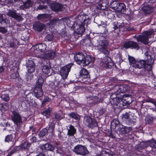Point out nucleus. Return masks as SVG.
<instances>
[{
    "instance_id": "nucleus-43",
    "label": "nucleus",
    "mask_w": 156,
    "mask_h": 156,
    "mask_svg": "<svg viewBox=\"0 0 156 156\" xmlns=\"http://www.w3.org/2000/svg\"><path fill=\"white\" fill-rule=\"evenodd\" d=\"M149 144L150 146L154 148H156V141L153 140L151 141H150Z\"/></svg>"
},
{
    "instance_id": "nucleus-44",
    "label": "nucleus",
    "mask_w": 156,
    "mask_h": 156,
    "mask_svg": "<svg viewBox=\"0 0 156 156\" xmlns=\"http://www.w3.org/2000/svg\"><path fill=\"white\" fill-rule=\"evenodd\" d=\"M154 118L151 116H149L146 118L145 120L146 122L148 123H151Z\"/></svg>"
},
{
    "instance_id": "nucleus-51",
    "label": "nucleus",
    "mask_w": 156,
    "mask_h": 156,
    "mask_svg": "<svg viewBox=\"0 0 156 156\" xmlns=\"http://www.w3.org/2000/svg\"><path fill=\"white\" fill-rule=\"evenodd\" d=\"M55 117L57 119H61V117L60 115L59 114H56L55 115Z\"/></svg>"
},
{
    "instance_id": "nucleus-58",
    "label": "nucleus",
    "mask_w": 156,
    "mask_h": 156,
    "mask_svg": "<svg viewBox=\"0 0 156 156\" xmlns=\"http://www.w3.org/2000/svg\"><path fill=\"white\" fill-rule=\"evenodd\" d=\"M10 46H11V47H13V44H10Z\"/></svg>"
},
{
    "instance_id": "nucleus-38",
    "label": "nucleus",
    "mask_w": 156,
    "mask_h": 156,
    "mask_svg": "<svg viewBox=\"0 0 156 156\" xmlns=\"http://www.w3.org/2000/svg\"><path fill=\"white\" fill-rule=\"evenodd\" d=\"M69 115L72 118L78 120L80 118V116L79 115L73 112L71 113Z\"/></svg>"
},
{
    "instance_id": "nucleus-25",
    "label": "nucleus",
    "mask_w": 156,
    "mask_h": 156,
    "mask_svg": "<svg viewBox=\"0 0 156 156\" xmlns=\"http://www.w3.org/2000/svg\"><path fill=\"white\" fill-rule=\"evenodd\" d=\"M131 129L130 127H126L122 125V127L119 130V131L122 134L128 133L129 132Z\"/></svg>"
},
{
    "instance_id": "nucleus-50",
    "label": "nucleus",
    "mask_w": 156,
    "mask_h": 156,
    "mask_svg": "<svg viewBox=\"0 0 156 156\" xmlns=\"http://www.w3.org/2000/svg\"><path fill=\"white\" fill-rule=\"evenodd\" d=\"M30 141L32 142H34L36 141L37 139L35 137L33 136L30 139Z\"/></svg>"
},
{
    "instance_id": "nucleus-52",
    "label": "nucleus",
    "mask_w": 156,
    "mask_h": 156,
    "mask_svg": "<svg viewBox=\"0 0 156 156\" xmlns=\"http://www.w3.org/2000/svg\"><path fill=\"white\" fill-rule=\"evenodd\" d=\"M16 150L15 149L14 150H12L8 154L7 156H11Z\"/></svg>"
},
{
    "instance_id": "nucleus-26",
    "label": "nucleus",
    "mask_w": 156,
    "mask_h": 156,
    "mask_svg": "<svg viewBox=\"0 0 156 156\" xmlns=\"http://www.w3.org/2000/svg\"><path fill=\"white\" fill-rule=\"evenodd\" d=\"M32 2L30 0H27L26 2L24 3L23 5L20 6L21 9H25L31 7Z\"/></svg>"
},
{
    "instance_id": "nucleus-48",
    "label": "nucleus",
    "mask_w": 156,
    "mask_h": 156,
    "mask_svg": "<svg viewBox=\"0 0 156 156\" xmlns=\"http://www.w3.org/2000/svg\"><path fill=\"white\" fill-rule=\"evenodd\" d=\"M50 101V99L48 97H45L44 100L42 102V104H44L46 102H49Z\"/></svg>"
},
{
    "instance_id": "nucleus-21",
    "label": "nucleus",
    "mask_w": 156,
    "mask_h": 156,
    "mask_svg": "<svg viewBox=\"0 0 156 156\" xmlns=\"http://www.w3.org/2000/svg\"><path fill=\"white\" fill-rule=\"evenodd\" d=\"M44 25L42 23H37L33 26L34 29L40 31L44 28Z\"/></svg>"
},
{
    "instance_id": "nucleus-31",
    "label": "nucleus",
    "mask_w": 156,
    "mask_h": 156,
    "mask_svg": "<svg viewBox=\"0 0 156 156\" xmlns=\"http://www.w3.org/2000/svg\"><path fill=\"white\" fill-rule=\"evenodd\" d=\"M117 8V10H116L115 11H122V10L126 8V5L124 3H119Z\"/></svg>"
},
{
    "instance_id": "nucleus-34",
    "label": "nucleus",
    "mask_w": 156,
    "mask_h": 156,
    "mask_svg": "<svg viewBox=\"0 0 156 156\" xmlns=\"http://www.w3.org/2000/svg\"><path fill=\"white\" fill-rule=\"evenodd\" d=\"M48 16L49 15L48 14H41L38 15L37 16V18L38 20H40L43 21L45 18L48 17Z\"/></svg>"
},
{
    "instance_id": "nucleus-35",
    "label": "nucleus",
    "mask_w": 156,
    "mask_h": 156,
    "mask_svg": "<svg viewBox=\"0 0 156 156\" xmlns=\"http://www.w3.org/2000/svg\"><path fill=\"white\" fill-rule=\"evenodd\" d=\"M13 140V137L12 135H8L6 136L5 141L7 142L12 141Z\"/></svg>"
},
{
    "instance_id": "nucleus-62",
    "label": "nucleus",
    "mask_w": 156,
    "mask_h": 156,
    "mask_svg": "<svg viewBox=\"0 0 156 156\" xmlns=\"http://www.w3.org/2000/svg\"><path fill=\"white\" fill-rule=\"evenodd\" d=\"M60 135H61V133H60L59 134H58V135L59 136Z\"/></svg>"
},
{
    "instance_id": "nucleus-15",
    "label": "nucleus",
    "mask_w": 156,
    "mask_h": 156,
    "mask_svg": "<svg viewBox=\"0 0 156 156\" xmlns=\"http://www.w3.org/2000/svg\"><path fill=\"white\" fill-rule=\"evenodd\" d=\"M121 100L123 103L126 104H130L132 102L131 97L127 94H124L123 95V98Z\"/></svg>"
},
{
    "instance_id": "nucleus-45",
    "label": "nucleus",
    "mask_w": 156,
    "mask_h": 156,
    "mask_svg": "<svg viewBox=\"0 0 156 156\" xmlns=\"http://www.w3.org/2000/svg\"><path fill=\"white\" fill-rule=\"evenodd\" d=\"M123 25L122 24H121L119 23H117L116 24L114 25L113 28L115 29L121 28L123 27Z\"/></svg>"
},
{
    "instance_id": "nucleus-10",
    "label": "nucleus",
    "mask_w": 156,
    "mask_h": 156,
    "mask_svg": "<svg viewBox=\"0 0 156 156\" xmlns=\"http://www.w3.org/2000/svg\"><path fill=\"white\" fill-rule=\"evenodd\" d=\"M43 92L42 89V87H38L37 85H36L34 90V94L37 98H39L41 97L43 95Z\"/></svg>"
},
{
    "instance_id": "nucleus-24",
    "label": "nucleus",
    "mask_w": 156,
    "mask_h": 156,
    "mask_svg": "<svg viewBox=\"0 0 156 156\" xmlns=\"http://www.w3.org/2000/svg\"><path fill=\"white\" fill-rule=\"evenodd\" d=\"M55 125L54 123L52 122L49 125L48 127L46 128L47 129L48 133H50V135H53L54 129L55 128Z\"/></svg>"
},
{
    "instance_id": "nucleus-8",
    "label": "nucleus",
    "mask_w": 156,
    "mask_h": 156,
    "mask_svg": "<svg viewBox=\"0 0 156 156\" xmlns=\"http://www.w3.org/2000/svg\"><path fill=\"white\" fill-rule=\"evenodd\" d=\"M123 46L126 48H132L138 49L139 48V46L137 43L133 41H127L124 43Z\"/></svg>"
},
{
    "instance_id": "nucleus-9",
    "label": "nucleus",
    "mask_w": 156,
    "mask_h": 156,
    "mask_svg": "<svg viewBox=\"0 0 156 156\" xmlns=\"http://www.w3.org/2000/svg\"><path fill=\"white\" fill-rule=\"evenodd\" d=\"M33 49L35 51V53H37V51L39 52H43L45 51L46 48V45L44 43L39 44L33 46Z\"/></svg>"
},
{
    "instance_id": "nucleus-6",
    "label": "nucleus",
    "mask_w": 156,
    "mask_h": 156,
    "mask_svg": "<svg viewBox=\"0 0 156 156\" xmlns=\"http://www.w3.org/2000/svg\"><path fill=\"white\" fill-rule=\"evenodd\" d=\"M12 119L17 126L20 127L22 124L21 117L20 115L16 112H13L12 115Z\"/></svg>"
},
{
    "instance_id": "nucleus-55",
    "label": "nucleus",
    "mask_w": 156,
    "mask_h": 156,
    "mask_svg": "<svg viewBox=\"0 0 156 156\" xmlns=\"http://www.w3.org/2000/svg\"><path fill=\"white\" fill-rule=\"evenodd\" d=\"M4 69L3 68V67H0V73H1L3 72L4 70Z\"/></svg>"
},
{
    "instance_id": "nucleus-1",
    "label": "nucleus",
    "mask_w": 156,
    "mask_h": 156,
    "mask_svg": "<svg viewBox=\"0 0 156 156\" xmlns=\"http://www.w3.org/2000/svg\"><path fill=\"white\" fill-rule=\"evenodd\" d=\"M108 43L105 40H103L97 42L95 46V49L105 55L106 56L102 61V65L105 68H110L113 66V63L110 58L107 56L109 52L108 50Z\"/></svg>"
},
{
    "instance_id": "nucleus-22",
    "label": "nucleus",
    "mask_w": 156,
    "mask_h": 156,
    "mask_svg": "<svg viewBox=\"0 0 156 156\" xmlns=\"http://www.w3.org/2000/svg\"><path fill=\"white\" fill-rule=\"evenodd\" d=\"M76 129L73 126L71 125L68 129L67 135L70 136H73L76 133Z\"/></svg>"
},
{
    "instance_id": "nucleus-56",
    "label": "nucleus",
    "mask_w": 156,
    "mask_h": 156,
    "mask_svg": "<svg viewBox=\"0 0 156 156\" xmlns=\"http://www.w3.org/2000/svg\"><path fill=\"white\" fill-rule=\"evenodd\" d=\"M36 156H46L44 154H42V153H41L38 155H37Z\"/></svg>"
},
{
    "instance_id": "nucleus-61",
    "label": "nucleus",
    "mask_w": 156,
    "mask_h": 156,
    "mask_svg": "<svg viewBox=\"0 0 156 156\" xmlns=\"http://www.w3.org/2000/svg\"><path fill=\"white\" fill-rule=\"evenodd\" d=\"M30 77H31V78H32V77H33L32 75H30Z\"/></svg>"
},
{
    "instance_id": "nucleus-33",
    "label": "nucleus",
    "mask_w": 156,
    "mask_h": 156,
    "mask_svg": "<svg viewBox=\"0 0 156 156\" xmlns=\"http://www.w3.org/2000/svg\"><path fill=\"white\" fill-rule=\"evenodd\" d=\"M48 133L46 128L42 129L39 134V136L40 137H43L45 136Z\"/></svg>"
},
{
    "instance_id": "nucleus-14",
    "label": "nucleus",
    "mask_w": 156,
    "mask_h": 156,
    "mask_svg": "<svg viewBox=\"0 0 156 156\" xmlns=\"http://www.w3.org/2000/svg\"><path fill=\"white\" fill-rule=\"evenodd\" d=\"M7 15L10 16L16 19L17 20H20L21 17L16 14L15 10H9L7 13Z\"/></svg>"
},
{
    "instance_id": "nucleus-46",
    "label": "nucleus",
    "mask_w": 156,
    "mask_h": 156,
    "mask_svg": "<svg viewBox=\"0 0 156 156\" xmlns=\"http://www.w3.org/2000/svg\"><path fill=\"white\" fill-rule=\"evenodd\" d=\"M108 0H102V5L106 7L108 6Z\"/></svg>"
},
{
    "instance_id": "nucleus-54",
    "label": "nucleus",
    "mask_w": 156,
    "mask_h": 156,
    "mask_svg": "<svg viewBox=\"0 0 156 156\" xmlns=\"http://www.w3.org/2000/svg\"><path fill=\"white\" fill-rule=\"evenodd\" d=\"M3 21V16L1 14H0V23Z\"/></svg>"
},
{
    "instance_id": "nucleus-4",
    "label": "nucleus",
    "mask_w": 156,
    "mask_h": 156,
    "mask_svg": "<svg viewBox=\"0 0 156 156\" xmlns=\"http://www.w3.org/2000/svg\"><path fill=\"white\" fill-rule=\"evenodd\" d=\"M73 151L76 154L85 156L89 153V151L84 146L80 144L75 146L73 150Z\"/></svg>"
},
{
    "instance_id": "nucleus-63",
    "label": "nucleus",
    "mask_w": 156,
    "mask_h": 156,
    "mask_svg": "<svg viewBox=\"0 0 156 156\" xmlns=\"http://www.w3.org/2000/svg\"><path fill=\"white\" fill-rule=\"evenodd\" d=\"M110 1H111V0H110V1H108V2H110Z\"/></svg>"
},
{
    "instance_id": "nucleus-23",
    "label": "nucleus",
    "mask_w": 156,
    "mask_h": 156,
    "mask_svg": "<svg viewBox=\"0 0 156 156\" xmlns=\"http://www.w3.org/2000/svg\"><path fill=\"white\" fill-rule=\"evenodd\" d=\"M83 62L81 63V65L83 66H87L92 61V58L89 56H87L86 58L84 57V58L83 60Z\"/></svg>"
},
{
    "instance_id": "nucleus-49",
    "label": "nucleus",
    "mask_w": 156,
    "mask_h": 156,
    "mask_svg": "<svg viewBox=\"0 0 156 156\" xmlns=\"http://www.w3.org/2000/svg\"><path fill=\"white\" fill-rule=\"evenodd\" d=\"M6 30L4 27H0V32L3 33H5L7 32Z\"/></svg>"
},
{
    "instance_id": "nucleus-29",
    "label": "nucleus",
    "mask_w": 156,
    "mask_h": 156,
    "mask_svg": "<svg viewBox=\"0 0 156 156\" xmlns=\"http://www.w3.org/2000/svg\"><path fill=\"white\" fill-rule=\"evenodd\" d=\"M30 147V144L27 142H25L20 146V150L28 149Z\"/></svg>"
},
{
    "instance_id": "nucleus-40",
    "label": "nucleus",
    "mask_w": 156,
    "mask_h": 156,
    "mask_svg": "<svg viewBox=\"0 0 156 156\" xmlns=\"http://www.w3.org/2000/svg\"><path fill=\"white\" fill-rule=\"evenodd\" d=\"M1 98L5 101H8L9 100V97L8 94H3L2 95Z\"/></svg>"
},
{
    "instance_id": "nucleus-13",
    "label": "nucleus",
    "mask_w": 156,
    "mask_h": 156,
    "mask_svg": "<svg viewBox=\"0 0 156 156\" xmlns=\"http://www.w3.org/2000/svg\"><path fill=\"white\" fill-rule=\"evenodd\" d=\"M129 114L128 113H126L123 115L122 117V119L126 122V123L130 125H133L134 124V122L131 120L129 117Z\"/></svg>"
},
{
    "instance_id": "nucleus-5",
    "label": "nucleus",
    "mask_w": 156,
    "mask_h": 156,
    "mask_svg": "<svg viewBox=\"0 0 156 156\" xmlns=\"http://www.w3.org/2000/svg\"><path fill=\"white\" fill-rule=\"evenodd\" d=\"M72 65V64L70 63L61 68L60 72L63 79H65L67 77Z\"/></svg>"
},
{
    "instance_id": "nucleus-27",
    "label": "nucleus",
    "mask_w": 156,
    "mask_h": 156,
    "mask_svg": "<svg viewBox=\"0 0 156 156\" xmlns=\"http://www.w3.org/2000/svg\"><path fill=\"white\" fill-rule=\"evenodd\" d=\"M142 10L147 14H149L152 12L154 11V9L149 5H147L144 6Z\"/></svg>"
},
{
    "instance_id": "nucleus-12",
    "label": "nucleus",
    "mask_w": 156,
    "mask_h": 156,
    "mask_svg": "<svg viewBox=\"0 0 156 156\" xmlns=\"http://www.w3.org/2000/svg\"><path fill=\"white\" fill-rule=\"evenodd\" d=\"M84 55L82 53L79 52L74 55V58L77 63L81 65L83 62V60L84 58Z\"/></svg>"
},
{
    "instance_id": "nucleus-2",
    "label": "nucleus",
    "mask_w": 156,
    "mask_h": 156,
    "mask_svg": "<svg viewBox=\"0 0 156 156\" xmlns=\"http://www.w3.org/2000/svg\"><path fill=\"white\" fill-rule=\"evenodd\" d=\"M128 59L130 65L132 66L140 69L144 68L148 71L151 69L154 62L152 59H149L145 61L143 60H136L133 57L129 56H128Z\"/></svg>"
},
{
    "instance_id": "nucleus-57",
    "label": "nucleus",
    "mask_w": 156,
    "mask_h": 156,
    "mask_svg": "<svg viewBox=\"0 0 156 156\" xmlns=\"http://www.w3.org/2000/svg\"><path fill=\"white\" fill-rule=\"evenodd\" d=\"M152 103L154 104L155 105V107H156V102L154 101H151Z\"/></svg>"
},
{
    "instance_id": "nucleus-19",
    "label": "nucleus",
    "mask_w": 156,
    "mask_h": 156,
    "mask_svg": "<svg viewBox=\"0 0 156 156\" xmlns=\"http://www.w3.org/2000/svg\"><path fill=\"white\" fill-rule=\"evenodd\" d=\"M62 5L58 3L52 4L51 5V9L55 11H60L62 8Z\"/></svg>"
},
{
    "instance_id": "nucleus-3",
    "label": "nucleus",
    "mask_w": 156,
    "mask_h": 156,
    "mask_svg": "<svg viewBox=\"0 0 156 156\" xmlns=\"http://www.w3.org/2000/svg\"><path fill=\"white\" fill-rule=\"evenodd\" d=\"M153 32L151 31H145L143 34L139 35L137 37L138 41H140L144 44H147L149 42V39L152 36Z\"/></svg>"
},
{
    "instance_id": "nucleus-32",
    "label": "nucleus",
    "mask_w": 156,
    "mask_h": 156,
    "mask_svg": "<svg viewBox=\"0 0 156 156\" xmlns=\"http://www.w3.org/2000/svg\"><path fill=\"white\" fill-rule=\"evenodd\" d=\"M85 31V29L83 26H80L79 27V28H78L76 30V32L78 34H82Z\"/></svg>"
},
{
    "instance_id": "nucleus-36",
    "label": "nucleus",
    "mask_w": 156,
    "mask_h": 156,
    "mask_svg": "<svg viewBox=\"0 0 156 156\" xmlns=\"http://www.w3.org/2000/svg\"><path fill=\"white\" fill-rule=\"evenodd\" d=\"M43 82L44 80L43 78L41 77H39L36 85H37L38 87H42Z\"/></svg>"
},
{
    "instance_id": "nucleus-64",
    "label": "nucleus",
    "mask_w": 156,
    "mask_h": 156,
    "mask_svg": "<svg viewBox=\"0 0 156 156\" xmlns=\"http://www.w3.org/2000/svg\"><path fill=\"white\" fill-rule=\"evenodd\" d=\"M16 133H18L17 132H16Z\"/></svg>"
},
{
    "instance_id": "nucleus-42",
    "label": "nucleus",
    "mask_w": 156,
    "mask_h": 156,
    "mask_svg": "<svg viewBox=\"0 0 156 156\" xmlns=\"http://www.w3.org/2000/svg\"><path fill=\"white\" fill-rule=\"evenodd\" d=\"M150 141L145 142H142L140 143V147L142 148H144L147 146L148 144H149Z\"/></svg>"
},
{
    "instance_id": "nucleus-20",
    "label": "nucleus",
    "mask_w": 156,
    "mask_h": 156,
    "mask_svg": "<svg viewBox=\"0 0 156 156\" xmlns=\"http://www.w3.org/2000/svg\"><path fill=\"white\" fill-rule=\"evenodd\" d=\"M115 88L118 89L117 92L118 93H124L127 91L126 86L125 85H121L116 86Z\"/></svg>"
},
{
    "instance_id": "nucleus-7",
    "label": "nucleus",
    "mask_w": 156,
    "mask_h": 156,
    "mask_svg": "<svg viewBox=\"0 0 156 156\" xmlns=\"http://www.w3.org/2000/svg\"><path fill=\"white\" fill-rule=\"evenodd\" d=\"M84 122L86 125L90 127L96 126L97 125L96 120L89 116L85 117Z\"/></svg>"
},
{
    "instance_id": "nucleus-17",
    "label": "nucleus",
    "mask_w": 156,
    "mask_h": 156,
    "mask_svg": "<svg viewBox=\"0 0 156 156\" xmlns=\"http://www.w3.org/2000/svg\"><path fill=\"white\" fill-rule=\"evenodd\" d=\"M42 70L43 73L45 74H49L50 75L52 72V70L51 69L49 64L44 65L42 68Z\"/></svg>"
},
{
    "instance_id": "nucleus-30",
    "label": "nucleus",
    "mask_w": 156,
    "mask_h": 156,
    "mask_svg": "<svg viewBox=\"0 0 156 156\" xmlns=\"http://www.w3.org/2000/svg\"><path fill=\"white\" fill-rule=\"evenodd\" d=\"M119 2L116 1H110V6L111 8L114 10H117V7Z\"/></svg>"
},
{
    "instance_id": "nucleus-16",
    "label": "nucleus",
    "mask_w": 156,
    "mask_h": 156,
    "mask_svg": "<svg viewBox=\"0 0 156 156\" xmlns=\"http://www.w3.org/2000/svg\"><path fill=\"white\" fill-rule=\"evenodd\" d=\"M57 54L54 51H51L49 53H47L46 54L41 56L44 59H52L54 58L56 55Z\"/></svg>"
},
{
    "instance_id": "nucleus-39",
    "label": "nucleus",
    "mask_w": 156,
    "mask_h": 156,
    "mask_svg": "<svg viewBox=\"0 0 156 156\" xmlns=\"http://www.w3.org/2000/svg\"><path fill=\"white\" fill-rule=\"evenodd\" d=\"M118 122H116V120H114L111 123V129H115L116 127L118 126Z\"/></svg>"
},
{
    "instance_id": "nucleus-41",
    "label": "nucleus",
    "mask_w": 156,
    "mask_h": 156,
    "mask_svg": "<svg viewBox=\"0 0 156 156\" xmlns=\"http://www.w3.org/2000/svg\"><path fill=\"white\" fill-rule=\"evenodd\" d=\"M58 21V19H54L51 20L50 22L49 25L51 27L52 26L53 27L55 24Z\"/></svg>"
},
{
    "instance_id": "nucleus-53",
    "label": "nucleus",
    "mask_w": 156,
    "mask_h": 156,
    "mask_svg": "<svg viewBox=\"0 0 156 156\" xmlns=\"http://www.w3.org/2000/svg\"><path fill=\"white\" fill-rule=\"evenodd\" d=\"M127 30L129 31H133L135 30L134 28L132 27H129L128 28Z\"/></svg>"
},
{
    "instance_id": "nucleus-28",
    "label": "nucleus",
    "mask_w": 156,
    "mask_h": 156,
    "mask_svg": "<svg viewBox=\"0 0 156 156\" xmlns=\"http://www.w3.org/2000/svg\"><path fill=\"white\" fill-rule=\"evenodd\" d=\"M41 148L43 150L47 151H51L53 148L51 145L48 143L42 145Z\"/></svg>"
},
{
    "instance_id": "nucleus-47",
    "label": "nucleus",
    "mask_w": 156,
    "mask_h": 156,
    "mask_svg": "<svg viewBox=\"0 0 156 156\" xmlns=\"http://www.w3.org/2000/svg\"><path fill=\"white\" fill-rule=\"evenodd\" d=\"M53 35L52 34H48L46 37V39L48 41H51L53 38Z\"/></svg>"
},
{
    "instance_id": "nucleus-37",
    "label": "nucleus",
    "mask_w": 156,
    "mask_h": 156,
    "mask_svg": "<svg viewBox=\"0 0 156 156\" xmlns=\"http://www.w3.org/2000/svg\"><path fill=\"white\" fill-rule=\"evenodd\" d=\"M42 114L46 118H49L51 116V111L49 109L45 110L42 112Z\"/></svg>"
},
{
    "instance_id": "nucleus-18",
    "label": "nucleus",
    "mask_w": 156,
    "mask_h": 156,
    "mask_svg": "<svg viewBox=\"0 0 156 156\" xmlns=\"http://www.w3.org/2000/svg\"><path fill=\"white\" fill-rule=\"evenodd\" d=\"M80 73L81 77L83 79H87L89 77V73L87 70L85 69H82Z\"/></svg>"
},
{
    "instance_id": "nucleus-59",
    "label": "nucleus",
    "mask_w": 156,
    "mask_h": 156,
    "mask_svg": "<svg viewBox=\"0 0 156 156\" xmlns=\"http://www.w3.org/2000/svg\"><path fill=\"white\" fill-rule=\"evenodd\" d=\"M15 1V2H16V1H19V0H14Z\"/></svg>"
},
{
    "instance_id": "nucleus-60",
    "label": "nucleus",
    "mask_w": 156,
    "mask_h": 156,
    "mask_svg": "<svg viewBox=\"0 0 156 156\" xmlns=\"http://www.w3.org/2000/svg\"><path fill=\"white\" fill-rule=\"evenodd\" d=\"M34 130V129H31V130H32V131H33V130Z\"/></svg>"
},
{
    "instance_id": "nucleus-11",
    "label": "nucleus",
    "mask_w": 156,
    "mask_h": 156,
    "mask_svg": "<svg viewBox=\"0 0 156 156\" xmlns=\"http://www.w3.org/2000/svg\"><path fill=\"white\" fill-rule=\"evenodd\" d=\"M35 65L34 62L31 60H29L27 65L28 73L30 74L32 73L35 70Z\"/></svg>"
}]
</instances>
